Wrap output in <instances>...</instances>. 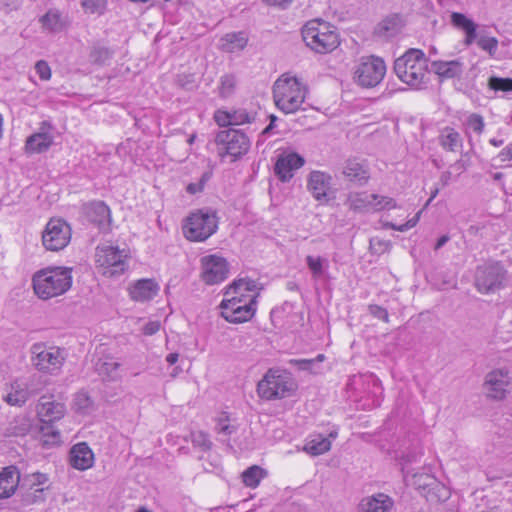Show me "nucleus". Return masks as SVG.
<instances>
[{
    "label": "nucleus",
    "mask_w": 512,
    "mask_h": 512,
    "mask_svg": "<svg viewBox=\"0 0 512 512\" xmlns=\"http://www.w3.org/2000/svg\"><path fill=\"white\" fill-rule=\"evenodd\" d=\"M262 284L250 277H239L229 284L220 303L221 316L230 323L249 321L257 309Z\"/></svg>",
    "instance_id": "f257e3e1"
},
{
    "label": "nucleus",
    "mask_w": 512,
    "mask_h": 512,
    "mask_svg": "<svg viewBox=\"0 0 512 512\" xmlns=\"http://www.w3.org/2000/svg\"><path fill=\"white\" fill-rule=\"evenodd\" d=\"M73 270L64 266H51L34 273L32 286L39 299L49 300L65 294L73 283Z\"/></svg>",
    "instance_id": "f03ea898"
},
{
    "label": "nucleus",
    "mask_w": 512,
    "mask_h": 512,
    "mask_svg": "<svg viewBox=\"0 0 512 512\" xmlns=\"http://www.w3.org/2000/svg\"><path fill=\"white\" fill-rule=\"evenodd\" d=\"M308 93L307 84L302 78L292 74H282L273 85V99L276 107L285 114L298 111Z\"/></svg>",
    "instance_id": "7ed1b4c3"
},
{
    "label": "nucleus",
    "mask_w": 512,
    "mask_h": 512,
    "mask_svg": "<svg viewBox=\"0 0 512 512\" xmlns=\"http://www.w3.org/2000/svg\"><path fill=\"white\" fill-rule=\"evenodd\" d=\"M396 76L413 89L424 88L429 81L428 61L420 49H409L394 62Z\"/></svg>",
    "instance_id": "20e7f679"
},
{
    "label": "nucleus",
    "mask_w": 512,
    "mask_h": 512,
    "mask_svg": "<svg viewBox=\"0 0 512 512\" xmlns=\"http://www.w3.org/2000/svg\"><path fill=\"white\" fill-rule=\"evenodd\" d=\"M302 38L317 53H328L339 45V37L333 27L321 19H312L302 28Z\"/></svg>",
    "instance_id": "39448f33"
},
{
    "label": "nucleus",
    "mask_w": 512,
    "mask_h": 512,
    "mask_svg": "<svg viewBox=\"0 0 512 512\" xmlns=\"http://www.w3.org/2000/svg\"><path fill=\"white\" fill-rule=\"evenodd\" d=\"M30 355L33 367L48 375H58L67 357L65 349L44 342L32 344Z\"/></svg>",
    "instance_id": "423d86ee"
},
{
    "label": "nucleus",
    "mask_w": 512,
    "mask_h": 512,
    "mask_svg": "<svg viewBox=\"0 0 512 512\" xmlns=\"http://www.w3.org/2000/svg\"><path fill=\"white\" fill-rule=\"evenodd\" d=\"M295 389L292 376L280 369H269L257 384L258 395L265 400L289 397Z\"/></svg>",
    "instance_id": "0eeeda50"
},
{
    "label": "nucleus",
    "mask_w": 512,
    "mask_h": 512,
    "mask_svg": "<svg viewBox=\"0 0 512 512\" xmlns=\"http://www.w3.org/2000/svg\"><path fill=\"white\" fill-rule=\"evenodd\" d=\"M218 229V217L211 209H199L192 212L183 225L185 237L190 241L202 242L211 237Z\"/></svg>",
    "instance_id": "6e6552de"
},
{
    "label": "nucleus",
    "mask_w": 512,
    "mask_h": 512,
    "mask_svg": "<svg viewBox=\"0 0 512 512\" xmlns=\"http://www.w3.org/2000/svg\"><path fill=\"white\" fill-rule=\"evenodd\" d=\"M386 70L382 58L374 55L362 56L353 66V80L362 88H374L382 82Z\"/></svg>",
    "instance_id": "1a4fd4ad"
},
{
    "label": "nucleus",
    "mask_w": 512,
    "mask_h": 512,
    "mask_svg": "<svg viewBox=\"0 0 512 512\" xmlns=\"http://www.w3.org/2000/svg\"><path fill=\"white\" fill-rule=\"evenodd\" d=\"M95 262L99 273L108 278L119 277L126 272L129 266L125 250L112 245L98 246Z\"/></svg>",
    "instance_id": "9d476101"
},
{
    "label": "nucleus",
    "mask_w": 512,
    "mask_h": 512,
    "mask_svg": "<svg viewBox=\"0 0 512 512\" xmlns=\"http://www.w3.org/2000/svg\"><path fill=\"white\" fill-rule=\"evenodd\" d=\"M66 414V406L60 401L43 397L37 405V415L42 422L41 433L48 437L45 443L55 444L60 442V432L53 424L61 420Z\"/></svg>",
    "instance_id": "9b49d317"
},
{
    "label": "nucleus",
    "mask_w": 512,
    "mask_h": 512,
    "mask_svg": "<svg viewBox=\"0 0 512 512\" xmlns=\"http://www.w3.org/2000/svg\"><path fill=\"white\" fill-rule=\"evenodd\" d=\"M219 155L229 157L230 161H236L245 155L250 148V140L240 130L228 129L220 131L216 135Z\"/></svg>",
    "instance_id": "f8f14e48"
},
{
    "label": "nucleus",
    "mask_w": 512,
    "mask_h": 512,
    "mask_svg": "<svg viewBox=\"0 0 512 512\" xmlns=\"http://www.w3.org/2000/svg\"><path fill=\"white\" fill-rule=\"evenodd\" d=\"M71 235V227L66 221L52 218L42 232V244L46 250L60 251L70 243Z\"/></svg>",
    "instance_id": "ddd939ff"
},
{
    "label": "nucleus",
    "mask_w": 512,
    "mask_h": 512,
    "mask_svg": "<svg viewBox=\"0 0 512 512\" xmlns=\"http://www.w3.org/2000/svg\"><path fill=\"white\" fill-rule=\"evenodd\" d=\"M506 271L498 262H487L477 268L475 284L481 293H494L503 287Z\"/></svg>",
    "instance_id": "4468645a"
},
{
    "label": "nucleus",
    "mask_w": 512,
    "mask_h": 512,
    "mask_svg": "<svg viewBox=\"0 0 512 512\" xmlns=\"http://www.w3.org/2000/svg\"><path fill=\"white\" fill-rule=\"evenodd\" d=\"M229 272V263L221 255L210 254L200 259V278L206 285L222 283L228 278Z\"/></svg>",
    "instance_id": "2eb2a0df"
},
{
    "label": "nucleus",
    "mask_w": 512,
    "mask_h": 512,
    "mask_svg": "<svg viewBox=\"0 0 512 512\" xmlns=\"http://www.w3.org/2000/svg\"><path fill=\"white\" fill-rule=\"evenodd\" d=\"M305 159L298 153L286 150L280 153L274 166L275 175L281 182H289L295 172L303 167Z\"/></svg>",
    "instance_id": "dca6fc26"
},
{
    "label": "nucleus",
    "mask_w": 512,
    "mask_h": 512,
    "mask_svg": "<svg viewBox=\"0 0 512 512\" xmlns=\"http://www.w3.org/2000/svg\"><path fill=\"white\" fill-rule=\"evenodd\" d=\"M333 177L321 170H312L307 176V190L319 202H327L332 190Z\"/></svg>",
    "instance_id": "f3484780"
},
{
    "label": "nucleus",
    "mask_w": 512,
    "mask_h": 512,
    "mask_svg": "<svg viewBox=\"0 0 512 512\" xmlns=\"http://www.w3.org/2000/svg\"><path fill=\"white\" fill-rule=\"evenodd\" d=\"M512 378L506 369H495L489 372L485 379L487 395L494 399H502L509 391Z\"/></svg>",
    "instance_id": "a211bd4d"
},
{
    "label": "nucleus",
    "mask_w": 512,
    "mask_h": 512,
    "mask_svg": "<svg viewBox=\"0 0 512 512\" xmlns=\"http://www.w3.org/2000/svg\"><path fill=\"white\" fill-rule=\"evenodd\" d=\"M52 125L43 121L39 130L30 135L25 141V151L29 154H40L49 150L54 142Z\"/></svg>",
    "instance_id": "6ab92c4d"
},
{
    "label": "nucleus",
    "mask_w": 512,
    "mask_h": 512,
    "mask_svg": "<svg viewBox=\"0 0 512 512\" xmlns=\"http://www.w3.org/2000/svg\"><path fill=\"white\" fill-rule=\"evenodd\" d=\"M160 291L159 283L150 278H144L132 283L129 288V296L136 302H147L152 300Z\"/></svg>",
    "instance_id": "aec40b11"
},
{
    "label": "nucleus",
    "mask_w": 512,
    "mask_h": 512,
    "mask_svg": "<svg viewBox=\"0 0 512 512\" xmlns=\"http://www.w3.org/2000/svg\"><path fill=\"white\" fill-rule=\"evenodd\" d=\"M85 213L88 219L96 224L102 231H109L111 226L110 208L102 201L91 202L86 205Z\"/></svg>",
    "instance_id": "412c9836"
},
{
    "label": "nucleus",
    "mask_w": 512,
    "mask_h": 512,
    "mask_svg": "<svg viewBox=\"0 0 512 512\" xmlns=\"http://www.w3.org/2000/svg\"><path fill=\"white\" fill-rule=\"evenodd\" d=\"M94 461V453L87 443L80 442L71 448L69 462L73 468L85 471L94 465Z\"/></svg>",
    "instance_id": "4be33fe9"
},
{
    "label": "nucleus",
    "mask_w": 512,
    "mask_h": 512,
    "mask_svg": "<svg viewBox=\"0 0 512 512\" xmlns=\"http://www.w3.org/2000/svg\"><path fill=\"white\" fill-rule=\"evenodd\" d=\"M394 506L393 499L384 494L376 493L364 497L359 503V512H389Z\"/></svg>",
    "instance_id": "5701e85b"
},
{
    "label": "nucleus",
    "mask_w": 512,
    "mask_h": 512,
    "mask_svg": "<svg viewBox=\"0 0 512 512\" xmlns=\"http://www.w3.org/2000/svg\"><path fill=\"white\" fill-rule=\"evenodd\" d=\"M432 70L442 79L459 78L465 70V64L462 59H453L449 61H433Z\"/></svg>",
    "instance_id": "b1692460"
},
{
    "label": "nucleus",
    "mask_w": 512,
    "mask_h": 512,
    "mask_svg": "<svg viewBox=\"0 0 512 512\" xmlns=\"http://www.w3.org/2000/svg\"><path fill=\"white\" fill-rule=\"evenodd\" d=\"M31 396L28 383L24 380H15L7 388L3 399L11 406H22Z\"/></svg>",
    "instance_id": "393cba45"
},
{
    "label": "nucleus",
    "mask_w": 512,
    "mask_h": 512,
    "mask_svg": "<svg viewBox=\"0 0 512 512\" xmlns=\"http://www.w3.org/2000/svg\"><path fill=\"white\" fill-rule=\"evenodd\" d=\"M451 24L458 30L464 32V44L472 45L477 38V24L465 14L452 12L450 16Z\"/></svg>",
    "instance_id": "a878e982"
},
{
    "label": "nucleus",
    "mask_w": 512,
    "mask_h": 512,
    "mask_svg": "<svg viewBox=\"0 0 512 512\" xmlns=\"http://www.w3.org/2000/svg\"><path fill=\"white\" fill-rule=\"evenodd\" d=\"M20 475L15 466L5 467L0 472V498L11 497L19 484Z\"/></svg>",
    "instance_id": "bb28decb"
},
{
    "label": "nucleus",
    "mask_w": 512,
    "mask_h": 512,
    "mask_svg": "<svg viewBox=\"0 0 512 512\" xmlns=\"http://www.w3.org/2000/svg\"><path fill=\"white\" fill-rule=\"evenodd\" d=\"M438 143L445 151L449 152H460L463 148L462 136L458 131L449 126L440 130Z\"/></svg>",
    "instance_id": "cd10ccee"
},
{
    "label": "nucleus",
    "mask_w": 512,
    "mask_h": 512,
    "mask_svg": "<svg viewBox=\"0 0 512 512\" xmlns=\"http://www.w3.org/2000/svg\"><path fill=\"white\" fill-rule=\"evenodd\" d=\"M248 38L244 32H232L224 35L219 41V48L227 53H235L243 50Z\"/></svg>",
    "instance_id": "c85d7f7f"
},
{
    "label": "nucleus",
    "mask_w": 512,
    "mask_h": 512,
    "mask_svg": "<svg viewBox=\"0 0 512 512\" xmlns=\"http://www.w3.org/2000/svg\"><path fill=\"white\" fill-rule=\"evenodd\" d=\"M331 449V441L322 434H312L306 441L303 450L312 455L318 456Z\"/></svg>",
    "instance_id": "c756f323"
},
{
    "label": "nucleus",
    "mask_w": 512,
    "mask_h": 512,
    "mask_svg": "<svg viewBox=\"0 0 512 512\" xmlns=\"http://www.w3.org/2000/svg\"><path fill=\"white\" fill-rule=\"evenodd\" d=\"M306 264L314 280L322 279L329 268V260L322 256L308 255Z\"/></svg>",
    "instance_id": "7c9ffc66"
},
{
    "label": "nucleus",
    "mask_w": 512,
    "mask_h": 512,
    "mask_svg": "<svg viewBox=\"0 0 512 512\" xmlns=\"http://www.w3.org/2000/svg\"><path fill=\"white\" fill-rule=\"evenodd\" d=\"M43 26L52 31H62L67 25V19L57 10L48 11L41 19Z\"/></svg>",
    "instance_id": "2f4dec72"
},
{
    "label": "nucleus",
    "mask_w": 512,
    "mask_h": 512,
    "mask_svg": "<svg viewBox=\"0 0 512 512\" xmlns=\"http://www.w3.org/2000/svg\"><path fill=\"white\" fill-rule=\"evenodd\" d=\"M373 194L367 192H353L348 196V204L353 210H371Z\"/></svg>",
    "instance_id": "473e14b6"
},
{
    "label": "nucleus",
    "mask_w": 512,
    "mask_h": 512,
    "mask_svg": "<svg viewBox=\"0 0 512 512\" xmlns=\"http://www.w3.org/2000/svg\"><path fill=\"white\" fill-rule=\"evenodd\" d=\"M405 480L409 485L414 486L420 491H426V489H430L437 484L436 479L427 473H415L410 477L405 475Z\"/></svg>",
    "instance_id": "72a5a7b5"
},
{
    "label": "nucleus",
    "mask_w": 512,
    "mask_h": 512,
    "mask_svg": "<svg viewBox=\"0 0 512 512\" xmlns=\"http://www.w3.org/2000/svg\"><path fill=\"white\" fill-rule=\"evenodd\" d=\"M475 42L477 46L490 57H494L496 55L499 46L497 38L488 35L486 32H480L477 34Z\"/></svg>",
    "instance_id": "f704fd0d"
},
{
    "label": "nucleus",
    "mask_w": 512,
    "mask_h": 512,
    "mask_svg": "<svg viewBox=\"0 0 512 512\" xmlns=\"http://www.w3.org/2000/svg\"><path fill=\"white\" fill-rule=\"evenodd\" d=\"M237 86V79L233 74L221 76L218 85V94L222 99H228L234 95Z\"/></svg>",
    "instance_id": "c9c22d12"
},
{
    "label": "nucleus",
    "mask_w": 512,
    "mask_h": 512,
    "mask_svg": "<svg viewBox=\"0 0 512 512\" xmlns=\"http://www.w3.org/2000/svg\"><path fill=\"white\" fill-rule=\"evenodd\" d=\"M466 170L464 161L457 160L448 170L444 171L440 176V182L443 186L449 185L451 182L456 181L458 177Z\"/></svg>",
    "instance_id": "e433bc0d"
},
{
    "label": "nucleus",
    "mask_w": 512,
    "mask_h": 512,
    "mask_svg": "<svg viewBox=\"0 0 512 512\" xmlns=\"http://www.w3.org/2000/svg\"><path fill=\"white\" fill-rule=\"evenodd\" d=\"M343 174L351 181H366L368 175L364 167L356 161H348L344 167Z\"/></svg>",
    "instance_id": "4c0bfd02"
},
{
    "label": "nucleus",
    "mask_w": 512,
    "mask_h": 512,
    "mask_svg": "<svg viewBox=\"0 0 512 512\" xmlns=\"http://www.w3.org/2000/svg\"><path fill=\"white\" fill-rule=\"evenodd\" d=\"M465 133L469 138V142H471L470 132H474L476 135L480 136L485 128V122L481 115L472 113L470 114L464 123Z\"/></svg>",
    "instance_id": "58836bf2"
},
{
    "label": "nucleus",
    "mask_w": 512,
    "mask_h": 512,
    "mask_svg": "<svg viewBox=\"0 0 512 512\" xmlns=\"http://www.w3.org/2000/svg\"><path fill=\"white\" fill-rule=\"evenodd\" d=\"M234 422L227 413H222L217 420L215 429L219 435L228 439L237 430V425Z\"/></svg>",
    "instance_id": "ea45409f"
},
{
    "label": "nucleus",
    "mask_w": 512,
    "mask_h": 512,
    "mask_svg": "<svg viewBox=\"0 0 512 512\" xmlns=\"http://www.w3.org/2000/svg\"><path fill=\"white\" fill-rule=\"evenodd\" d=\"M263 477L264 471L258 466L249 467L242 473L243 483L250 488L257 487Z\"/></svg>",
    "instance_id": "a19ab883"
},
{
    "label": "nucleus",
    "mask_w": 512,
    "mask_h": 512,
    "mask_svg": "<svg viewBox=\"0 0 512 512\" xmlns=\"http://www.w3.org/2000/svg\"><path fill=\"white\" fill-rule=\"evenodd\" d=\"M373 202L371 203L372 211L391 210L397 208V203L393 198L382 196L379 194H373Z\"/></svg>",
    "instance_id": "79ce46f5"
},
{
    "label": "nucleus",
    "mask_w": 512,
    "mask_h": 512,
    "mask_svg": "<svg viewBox=\"0 0 512 512\" xmlns=\"http://www.w3.org/2000/svg\"><path fill=\"white\" fill-rule=\"evenodd\" d=\"M119 364L115 361H103L96 364L98 373L108 379H115L118 376Z\"/></svg>",
    "instance_id": "37998d69"
},
{
    "label": "nucleus",
    "mask_w": 512,
    "mask_h": 512,
    "mask_svg": "<svg viewBox=\"0 0 512 512\" xmlns=\"http://www.w3.org/2000/svg\"><path fill=\"white\" fill-rule=\"evenodd\" d=\"M232 126H239L252 123L255 119V114L248 112L246 109H237L231 111Z\"/></svg>",
    "instance_id": "c03bdc74"
},
{
    "label": "nucleus",
    "mask_w": 512,
    "mask_h": 512,
    "mask_svg": "<svg viewBox=\"0 0 512 512\" xmlns=\"http://www.w3.org/2000/svg\"><path fill=\"white\" fill-rule=\"evenodd\" d=\"M81 5L86 13L90 14H103L107 0H81Z\"/></svg>",
    "instance_id": "a18cd8bd"
},
{
    "label": "nucleus",
    "mask_w": 512,
    "mask_h": 512,
    "mask_svg": "<svg viewBox=\"0 0 512 512\" xmlns=\"http://www.w3.org/2000/svg\"><path fill=\"white\" fill-rule=\"evenodd\" d=\"M489 87L495 91L510 93L512 92V78L491 77Z\"/></svg>",
    "instance_id": "49530a36"
},
{
    "label": "nucleus",
    "mask_w": 512,
    "mask_h": 512,
    "mask_svg": "<svg viewBox=\"0 0 512 512\" xmlns=\"http://www.w3.org/2000/svg\"><path fill=\"white\" fill-rule=\"evenodd\" d=\"M74 405L78 411L86 413L92 405V400L86 392H79L75 395Z\"/></svg>",
    "instance_id": "de8ad7c7"
},
{
    "label": "nucleus",
    "mask_w": 512,
    "mask_h": 512,
    "mask_svg": "<svg viewBox=\"0 0 512 512\" xmlns=\"http://www.w3.org/2000/svg\"><path fill=\"white\" fill-rule=\"evenodd\" d=\"M420 216H421V211L416 213L411 219H409L404 224L397 225L395 223L390 222V223H387L385 226L388 227V228H391V229H393L395 231L405 232V231H408L409 229H411V228H413V227H415L417 225V223L420 220Z\"/></svg>",
    "instance_id": "09e8293b"
},
{
    "label": "nucleus",
    "mask_w": 512,
    "mask_h": 512,
    "mask_svg": "<svg viewBox=\"0 0 512 512\" xmlns=\"http://www.w3.org/2000/svg\"><path fill=\"white\" fill-rule=\"evenodd\" d=\"M192 442L195 446L203 450H208L211 446L209 436L203 431H196L191 434Z\"/></svg>",
    "instance_id": "8fccbe9b"
},
{
    "label": "nucleus",
    "mask_w": 512,
    "mask_h": 512,
    "mask_svg": "<svg viewBox=\"0 0 512 512\" xmlns=\"http://www.w3.org/2000/svg\"><path fill=\"white\" fill-rule=\"evenodd\" d=\"M35 71L42 81H48L51 78V68L44 60H39L35 63Z\"/></svg>",
    "instance_id": "3c124183"
},
{
    "label": "nucleus",
    "mask_w": 512,
    "mask_h": 512,
    "mask_svg": "<svg viewBox=\"0 0 512 512\" xmlns=\"http://www.w3.org/2000/svg\"><path fill=\"white\" fill-rule=\"evenodd\" d=\"M214 120L220 127L232 126L230 111L217 110L214 114Z\"/></svg>",
    "instance_id": "603ef678"
},
{
    "label": "nucleus",
    "mask_w": 512,
    "mask_h": 512,
    "mask_svg": "<svg viewBox=\"0 0 512 512\" xmlns=\"http://www.w3.org/2000/svg\"><path fill=\"white\" fill-rule=\"evenodd\" d=\"M324 360V355L319 354L315 359H305L300 361V368L302 370H309L312 372H316L314 370V364L317 362H322Z\"/></svg>",
    "instance_id": "864d4df0"
},
{
    "label": "nucleus",
    "mask_w": 512,
    "mask_h": 512,
    "mask_svg": "<svg viewBox=\"0 0 512 512\" xmlns=\"http://www.w3.org/2000/svg\"><path fill=\"white\" fill-rule=\"evenodd\" d=\"M208 176L207 174H204L199 182L197 183H190L187 186V192L190 194H196L198 192H201L204 188L205 182L207 181Z\"/></svg>",
    "instance_id": "5fc2aeb1"
},
{
    "label": "nucleus",
    "mask_w": 512,
    "mask_h": 512,
    "mask_svg": "<svg viewBox=\"0 0 512 512\" xmlns=\"http://www.w3.org/2000/svg\"><path fill=\"white\" fill-rule=\"evenodd\" d=\"M160 327H161V324L159 321H157V320L149 321L147 324H145L142 331H143V334H145L147 336H151V335H154L155 333H157L160 330Z\"/></svg>",
    "instance_id": "6e6d98bb"
},
{
    "label": "nucleus",
    "mask_w": 512,
    "mask_h": 512,
    "mask_svg": "<svg viewBox=\"0 0 512 512\" xmlns=\"http://www.w3.org/2000/svg\"><path fill=\"white\" fill-rule=\"evenodd\" d=\"M496 159L500 162H507L512 160V142L499 152Z\"/></svg>",
    "instance_id": "4d7b16f0"
},
{
    "label": "nucleus",
    "mask_w": 512,
    "mask_h": 512,
    "mask_svg": "<svg viewBox=\"0 0 512 512\" xmlns=\"http://www.w3.org/2000/svg\"><path fill=\"white\" fill-rule=\"evenodd\" d=\"M370 311L378 319H381V320H383L385 322L388 321V312H387L386 309H384V308H382L380 306L375 305V306H371L370 307Z\"/></svg>",
    "instance_id": "13d9d810"
},
{
    "label": "nucleus",
    "mask_w": 512,
    "mask_h": 512,
    "mask_svg": "<svg viewBox=\"0 0 512 512\" xmlns=\"http://www.w3.org/2000/svg\"><path fill=\"white\" fill-rule=\"evenodd\" d=\"M31 476L33 484L43 485L48 481L46 474L40 472L33 473Z\"/></svg>",
    "instance_id": "bf43d9fd"
},
{
    "label": "nucleus",
    "mask_w": 512,
    "mask_h": 512,
    "mask_svg": "<svg viewBox=\"0 0 512 512\" xmlns=\"http://www.w3.org/2000/svg\"><path fill=\"white\" fill-rule=\"evenodd\" d=\"M269 5L285 7L290 4L293 0H264Z\"/></svg>",
    "instance_id": "052dcab7"
},
{
    "label": "nucleus",
    "mask_w": 512,
    "mask_h": 512,
    "mask_svg": "<svg viewBox=\"0 0 512 512\" xmlns=\"http://www.w3.org/2000/svg\"><path fill=\"white\" fill-rule=\"evenodd\" d=\"M94 53H95V54H96V53H98V54L100 55L99 57H95V58H94V59H95V61H99V60H100V58H102V56H103V60H102V61L104 62V61H105V59L109 57V52H108V50H106V49H99V50H95V51H94Z\"/></svg>",
    "instance_id": "680f3d73"
},
{
    "label": "nucleus",
    "mask_w": 512,
    "mask_h": 512,
    "mask_svg": "<svg viewBox=\"0 0 512 512\" xmlns=\"http://www.w3.org/2000/svg\"><path fill=\"white\" fill-rule=\"evenodd\" d=\"M449 241V237L447 235H443L441 236L438 240H437V243L435 245V250H438L440 249L441 247H443L447 242Z\"/></svg>",
    "instance_id": "e2e57ef3"
},
{
    "label": "nucleus",
    "mask_w": 512,
    "mask_h": 512,
    "mask_svg": "<svg viewBox=\"0 0 512 512\" xmlns=\"http://www.w3.org/2000/svg\"><path fill=\"white\" fill-rule=\"evenodd\" d=\"M179 355L177 353H170L166 357V361L170 365H174L178 361Z\"/></svg>",
    "instance_id": "0e129e2a"
},
{
    "label": "nucleus",
    "mask_w": 512,
    "mask_h": 512,
    "mask_svg": "<svg viewBox=\"0 0 512 512\" xmlns=\"http://www.w3.org/2000/svg\"><path fill=\"white\" fill-rule=\"evenodd\" d=\"M489 143L495 147H500L503 145L504 143V140L503 139H498V138H491L489 140Z\"/></svg>",
    "instance_id": "69168bd1"
},
{
    "label": "nucleus",
    "mask_w": 512,
    "mask_h": 512,
    "mask_svg": "<svg viewBox=\"0 0 512 512\" xmlns=\"http://www.w3.org/2000/svg\"><path fill=\"white\" fill-rule=\"evenodd\" d=\"M326 438H329L330 441L332 442V440L336 439L338 437V431L337 430H332L328 436H325Z\"/></svg>",
    "instance_id": "338daca9"
},
{
    "label": "nucleus",
    "mask_w": 512,
    "mask_h": 512,
    "mask_svg": "<svg viewBox=\"0 0 512 512\" xmlns=\"http://www.w3.org/2000/svg\"><path fill=\"white\" fill-rule=\"evenodd\" d=\"M438 192L439 190L437 188L432 191L431 196L426 203V206H428L432 202V200L437 196Z\"/></svg>",
    "instance_id": "774afa93"
}]
</instances>
